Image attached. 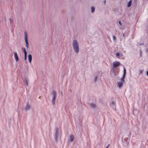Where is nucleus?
Wrapping results in <instances>:
<instances>
[{
  "instance_id": "f257e3e1",
  "label": "nucleus",
  "mask_w": 148,
  "mask_h": 148,
  "mask_svg": "<svg viewBox=\"0 0 148 148\" xmlns=\"http://www.w3.org/2000/svg\"><path fill=\"white\" fill-rule=\"evenodd\" d=\"M73 48L74 51L77 54H78L79 51V46L77 41L74 40L73 43Z\"/></svg>"
},
{
  "instance_id": "f03ea898",
  "label": "nucleus",
  "mask_w": 148,
  "mask_h": 148,
  "mask_svg": "<svg viewBox=\"0 0 148 148\" xmlns=\"http://www.w3.org/2000/svg\"><path fill=\"white\" fill-rule=\"evenodd\" d=\"M59 136V129L58 127H56L55 128V132L54 133V138L55 140L57 141L58 138Z\"/></svg>"
},
{
  "instance_id": "7ed1b4c3",
  "label": "nucleus",
  "mask_w": 148,
  "mask_h": 148,
  "mask_svg": "<svg viewBox=\"0 0 148 148\" xmlns=\"http://www.w3.org/2000/svg\"><path fill=\"white\" fill-rule=\"evenodd\" d=\"M52 95V103L53 105H54L55 104V101L56 100V92L55 91L53 90V91Z\"/></svg>"
},
{
  "instance_id": "20e7f679",
  "label": "nucleus",
  "mask_w": 148,
  "mask_h": 148,
  "mask_svg": "<svg viewBox=\"0 0 148 148\" xmlns=\"http://www.w3.org/2000/svg\"><path fill=\"white\" fill-rule=\"evenodd\" d=\"M25 39L26 44V46L28 48L29 47V43L28 41L27 34V33L25 32Z\"/></svg>"
},
{
  "instance_id": "39448f33",
  "label": "nucleus",
  "mask_w": 148,
  "mask_h": 148,
  "mask_svg": "<svg viewBox=\"0 0 148 148\" xmlns=\"http://www.w3.org/2000/svg\"><path fill=\"white\" fill-rule=\"evenodd\" d=\"M124 79V78H122L121 79V81L118 82V86L119 87L121 88L122 86L123 83L125 82Z\"/></svg>"
},
{
  "instance_id": "423d86ee",
  "label": "nucleus",
  "mask_w": 148,
  "mask_h": 148,
  "mask_svg": "<svg viewBox=\"0 0 148 148\" xmlns=\"http://www.w3.org/2000/svg\"><path fill=\"white\" fill-rule=\"evenodd\" d=\"M120 65V63L117 61H115L113 63V67L114 68H116Z\"/></svg>"
},
{
  "instance_id": "0eeeda50",
  "label": "nucleus",
  "mask_w": 148,
  "mask_h": 148,
  "mask_svg": "<svg viewBox=\"0 0 148 148\" xmlns=\"http://www.w3.org/2000/svg\"><path fill=\"white\" fill-rule=\"evenodd\" d=\"M116 57L118 58H119L120 57H122L123 56L122 54L120 52L116 53Z\"/></svg>"
},
{
  "instance_id": "6e6552de",
  "label": "nucleus",
  "mask_w": 148,
  "mask_h": 148,
  "mask_svg": "<svg viewBox=\"0 0 148 148\" xmlns=\"http://www.w3.org/2000/svg\"><path fill=\"white\" fill-rule=\"evenodd\" d=\"M74 138V137L73 135H71L69 137V141L70 142H73V140Z\"/></svg>"
},
{
  "instance_id": "1a4fd4ad",
  "label": "nucleus",
  "mask_w": 148,
  "mask_h": 148,
  "mask_svg": "<svg viewBox=\"0 0 148 148\" xmlns=\"http://www.w3.org/2000/svg\"><path fill=\"white\" fill-rule=\"evenodd\" d=\"M14 57L15 59L16 60V61H18L19 60V58L18 56L17 53L16 52H15L14 53Z\"/></svg>"
},
{
  "instance_id": "9d476101",
  "label": "nucleus",
  "mask_w": 148,
  "mask_h": 148,
  "mask_svg": "<svg viewBox=\"0 0 148 148\" xmlns=\"http://www.w3.org/2000/svg\"><path fill=\"white\" fill-rule=\"evenodd\" d=\"M9 21H10V24L11 26H13V18L12 17L10 18Z\"/></svg>"
},
{
  "instance_id": "9b49d317",
  "label": "nucleus",
  "mask_w": 148,
  "mask_h": 148,
  "mask_svg": "<svg viewBox=\"0 0 148 148\" xmlns=\"http://www.w3.org/2000/svg\"><path fill=\"white\" fill-rule=\"evenodd\" d=\"M31 108V106L29 105L28 103H27L26 104V107L25 108V110H29Z\"/></svg>"
},
{
  "instance_id": "f8f14e48",
  "label": "nucleus",
  "mask_w": 148,
  "mask_h": 148,
  "mask_svg": "<svg viewBox=\"0 0 148 148\" xmlns=\"http://www.w3.org/2000/svg\"><path fill=\"white\" fill-rule=\"evenodd\" d=\"M28 58L29 63H31L32 59V57L31 54H29L28 55Z\"/></svg>"
},
{
  "instance_id": "ddd939ff",
  "label": "nucleus",
  "mask_w": 148,
  "mask_h": 148,
  "mask_svg": "<svg viewBox=\"0 0 148 148\" xmlns=\"http://www.w3.org/2000/svg\"><path fill=\"white\" fill-rule=\"evenodd\" d=\"M24 83L26 84L27 86H28V80L27 78H25L24 80Z\"/></svg>"
},
{
  "instance_id": "4468645a",
  "label": "nucleus",
  "mask_w": 148,
  "mask_h": 148,
  "mask_svg": "<svg viewBox=\"0 0 148 148\" xmlns=\"http://www.w3.org/2000/svg\"><path fill=\"white\" fill-rule=\"evenodd\" d=\"M90 106L91 108H94L96 107V105L93 103L90 104Z\"/></svg>"
},
{
  "instance_id": "2eb2a0df",
  "label": "nucleus",
  "mask_w": 148,
  "mask_h": 148,
  "mask_svg": "<svg viewBox=\"0 0 148 148\" xmlns=\"http://www.w3.org/2000/svg\"><path fill=\"white\" fill-rule=\"evenodd\" d=\"M126 73V70L125 69V68H124V73H123V77L122 78H125V75Z\"/></svg>"
},
{
  "instance_id": "dca6fc26",
  "label": "nucleus",
  "mask_w": 148,
  "mask_h": 148,
  "mask_svg": "<svg viewBox=\"0 0 148 148\" xmlns=\"http://www.w3.org/2000/svg\"><path fill=\"white\" fill-rule=\"evenodd\" d=\"M132 0H130V1H129L128 4V7H130L131 5L132 4Z\"/></svg>"
},
{
  "instance_id": "f3484780",
  "label": "nucleus",
  "mask_w": 148,
  "mask_h": 148,
  "mask_svg": "<svg viewBox=\"0 0 148 148\" xmlns=\"http://www.w3.org/2000/svg\"><path fill=\"white\" fill-rule=\"evenodd\" d=\"M91 12L92 13L94 12L95 11V8L94 7L92 6L91 7Z\"/></svg>"
},
{
  "instance_id": "a211bd4d",
  "label": "nucleus",
  "mask_w": 148,
  "mask_h": 148,
  "mask_svg": "<svg viewBox=\"0 0 148 148\" xmlns=\"http://www.w3.org/2000/svg\"><path fill=\"white\" fill-rule=\"evenodd\" d=\"M22 50L24 53V54H27V53L25 48H23L22 49Z\"/></svg>"
},
{
  "instance_id": "6ab92c4d",
  "label": "nucleus",
  "mask_w": 148,
  "mask_h": 148,
  "mask_svg": "<svg viewBox=\"0 0 148 148\" xmlns=\"http://www.w3.org/2000/svg\"><path fill=\"white\" fill-rule=\"evenodd\" d=\"M143 71L141 70H140L139 71V73L140 74H142L143 72Z\"/></svg>"
},
{
  "instance_id": "aec40b11",
  "label": "nucleus",
  "mask_w": 148,
  "mask_h": 148,
  "mask_svg": "<svg viewBox=\"0 0 148 148\" xmlns=\"http://www.w3.org/2000/svg\"><path fill=\"white\" fill-rule=\"evenodd\" d=\"M139 52H140V57H142V53L141 50H140L139 51Z\"/></svg>"
},
{
  "instance_id": "412c9836",
  "label": "nucleus",
  "mask_w": 148,
  "mask_h": 148,
  "mask_svg": "<svg viewBox=\"0 0 148 148\" xmlns=\"http://www.w3.org/2000/svg\"><path fill=\"white\" fill-rule=\"evenodd\" d=\"M25 58H24V60H27V54H25Z\"/></svg>"
},
{
  "instance_id": "4be33fe9",
  "label": "nucleus",
  "mask_w": 148,
  "mask_h": 148,
  "mask_svg": "<svg viewBox=\"0 0 148 148\" xmlns=\"http://www.w3.org/2000/svg\"><path fill=\"white\" fill-rule=\"evenodd\" d=\"M113 39L115 41H116V37L115 36H113Z\"/></svg>"
},
{
  "instance_id": "5701e85b",
  "label": "nucleus",
  "mask_w": 148,
  "mask_h": 148,
  "mask_svg": "<svg viewBox=\"0 0 148 148\" xmlns=\"http://www.w3.org/2000/svg\"><path fill=\"white\" fill-rule=\"evenodd\" d=\"M119 25H122V23H121V21H119Z\"/></svg>"
},
{
  "instance_id": "b1692460",
  "label": "nucleus",
  "mask_w": 148,
  "mask_h": 148,
  "mask_svg": "<svg viewBox=\"0 0 148 148\" xmlns=\"http://www.w3.org/2000/svg\"><path fill=\"white\" fill-rule=\"evenodd\" d=\"M106 0H105L104 1V3L105 5H106Z\"/></svg>"
},
{
  "instance_id": "393cba45",
  "label": "nucleus",
  "mask_w": 148,
  "mask_h": 148,
  "mask_svg": "<svg viewBox=\"0 0 148 148\" xmlns=\"http://www.w3.org/2000/svg\"><path fill=\"white\" fill-rule=\"evenodd\" d=\"M146 52H148V48L146 49Z\"/></svg>"
},
{
  "instance_id": "a878e982",
  "label": "nucleus",
  "mask_w": 148,
  "mask_h": 148,
  "mask_svg": "<svg viewBox=\"0 0 148 148\" xmlns=\"http://www.w3.org/2000/svg\"><path fill=\"white\" fill-rule=\"evenodd\" d=\"M97 77H95V81H96V79H97Z\"/></svg>"
},
{
  "instance_id": "bb28decb",
  "label": "nucleus",
  "mask_w": 148,
  "mask_h": 148,
  "mask_svg": "<svg viewBox=\"0 0 148 148\" xmlns=\"http://www.w3.org/2000/svg\"><path fill=\"white\" fill-rule=\"evenodd\" d=\"M144 45V43H140V45Z\"/></svg>"
},
{
  "instance_id": "cd10ccee",
  "label": "nucleus",
  "mask_w": 148,
  "mask_h": 148,
  "mask_svg": "<svg viewBox=\"0 0 148 148\" xmlns=\"http://www.w3.org/2000/svg\"><path fill=\"white\" fill-rule=\"evenodd\" d=\"M146 74L147 76H148V71H147Z\"/></svg>"
},
{
  "instance_id": "c85d7f7f",
  "label": "nucleus",
  "mask_w": 148,
  "mask_h": 148,
  "mask_svg": "<svg viewBox=\"0 0 148 148\" xmlns=\"http://www.w3.org/2000/svg\"><path fill=\"white\" fill-rule=\"evenodd\" d=\"M109 145H108V146L106 147V148H108V147H109Z\"/></svg>"
},
{
  "instance_id": "c756f323",
  "label": "nucleus",
  "mask_w": 148,
  "mask_h": 148,
  "mask_svg": "<svg viewBox=\"0 0 148 148\" xmlns=\"http://www.w3.org/2000/svg\"><path fill=\"white\" fill-rule=\"evenodd\" d=\"M61 94L62 95V96H63V93L62 92H61Z\"/></svg>"
},
{
  "instance_id": "7c9ffc66",
  "label": "nucleus",
  "mask_w": 148,
  "mask_h": 148,
  "mask_svg": "<svg viewBox=\"0 0 148 148\" xmlns=\"http://www.w3.org/2000/svg\"><path fill=\"white\" fill-rule=\"evenodd\" d=\"M4 20L5 21H6V19L5 17V18Z\"/></svg>"
},
{
  "instance_id": "2f4dec72",
  "label": "nucleus",
  "mask_w": 148,
  "mask_h": 148,
  "mask_svg": "<svg viewBox=\"0 0 148 148\" xmlns=\"http://www.w3.org/2000/svg\"><path fill=\"white\" fill-rule=\"evenodd\" d=\"M123 36H124V34H123Z\"/></svg>"
},
{
  "instance_id": "473e14b6",
  "label": "nucleus",
  "mask_w": 148,
  "mask_h": 148,
  "mask_svg": "<svg viewBox=\"0 0 148 148\" xmlns=\"http://www.w3.org/2000/svg\"><path fill=\"white\" fill-rule=\"evenodd\" d=\"M147 1H148V0H147Z\"/></svg>"
}]
</instances>
